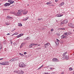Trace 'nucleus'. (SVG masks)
Returning <instances> with one entry per match:
<instances>
[{"label": "nucleus", "mask_w": 74, "mask_h": 74, "mask_svg": "<svg viewBox=\"0 0 74 74\" xmlns=\"http://www.w3.org/2000/svg\"><path fill=\"white\" fill-rule=\"evenodd\" d=\"M22 10H18V12L17 13H15L14 14V15L16 16H21L22 15Z\"/></svg>", "instance_id": "nucleus-1"}, {"label": "nucleus", "mask_w": 74, "mask_h": 74, "mask_svg": "<svg viewBox=\"0 0 74 74\" xmlns=\"http://www.w3.org/2000/svg\"><path fill=\"white\" fill-rule=\"evenodd\" d=\"M9 62L8 61H5V62H0V65L4 66L5 65H9Z\"/></svg>", "instance_id": "nucleus-2"}, {"label": "nucleus", "mask_w": 74, "mask_h": 74, "mask_svg": "<svg viewBox=\"0 0 74 74\" xmlns=\"http://www.w3.org/2000/svg\"><path fill=\"white\" fill-rule=\"evenodd\" d=\"M67 32L64 33L61 36V38H66L67 37Z\"/></svg>", "instance_id": "nucleus-3"}, {"label": "nucleus", "mask_w": 74, "mask_h": 74, "mask_svg": "<svg viewBox=\"0 0 74 74\" xmlns=\"http://www.w3.org/2000/svg\"><path fill=\"white\" fill-rule=\"evenodd\" d=\"M18 66L20 67H25L26 66V65L24 64L23 62H20L18 64Z\"/></svg>", "instance_id": "nucleus-4"}, {"label": "nucleus", "mask_w": 74, "mask_h": 74, "mask_svg": "<svg viewBox=\"0 0 74 74\" xmlns=\"http://www.w3.org/2000/svg\"><path fill=\"white\" fill-rule=\"evenodd\" d=\"M16 73H17L18 74H23L24 73V72L22 71H19L18 70V71H16Z\"/></svg>", "instance_id": "nucleus-5"}, {"label": "nucleus", "mask_w": 74, "mask_h": 74, "mask_svg": "<svg viewBox=\"0 0 74 74\" xmlns=\"http://www.w3.org/2000/svg\"><path fill=\"white\" fill-rule=\"evenodd\" d=\"M23 14V15H26L27 14L28 12V11L26 10H22Z\"/></svg>", "instance_id": "nucleus-6"}, {"label": "nucleus", "mask_w": 74, "mask_h": 74, "mask_svg": "<svg viewBox=\"0 0 74 74\" xmlns=\"http://www.w3.org/2000/svg\"><path fill=\"white\" fill-rule=\"evenodd\" d=\"M68 25L69 27H72V28H74V24H72V23H68Z\"/></svg>", "instance_id": "nucleus-7"}, {"label": "nucleus", "mask_w": 74, "mask_h": 74, "mask_svg": "<svg viewBox=\"0 0 74 74\" xmlns=\"http://www.w3.org/2000/svg\"><path fill=\"white\" fill-rule=\"evenodd\" d=\"M52 62H59V60L56 58H54L52 60Z\"/></svg>", "instance_id": "nucleus-8"}, {"label": "nucleus", "mask_w": 74, "mask_h": 74, "mask_svg": "<svg viewBox=\"0 0 74 74\" xmlns=\"http://www.w3.org/2000/svg\"><path fill=\"white\" fill-rule=\"evenodd\" d=\"M11 5V4L9 3H6L4 5V6L5 7H7L8 6H9Z\"/></svg>", "instance_id": "nucleus-9"}, {"label": "nucleus", "mask_w": 74, "mask_h": 74, "mask_svg": "<svg viewBox=\"0 0 74 74\" xmlns=\"http://www.w3.org/2000/svg\"><path fill=\"white\" fill-rule=\"evenodd\" d=\"M8 2H9L10 3L9 4H13L14 3V1H12V0H8Z\"/></svg>", "instance_id": "nucleus-10"}, {"label": "nucleus", "mask_w": 74, "mask_h": 74, "mask_svg": "<svg viewBox=\"0 0 74 74\" xmlns=\"http://www.w3.org/2000/svg\"><path fill=\"white\" fill-rule=\"evenodd\" d=\"M49 43H47L45 44V48H47L48 47V46L49 45Z\"/></svg>", "instance_id": "nucleus-11"}, {"label": "nucleus", "mask_w": 74, "mask_h": 74, "mask_svg": "<svg viewBox=\"0 0 74 74\" xmlns=\"http://www.w3.org/2000/svg\"><path fill=\"white\" fill-rule=\"evenodd\" d=\"M23 34H20L19 35H18V36H16V38H19V37H21V36H23Z\"/></svg>", "instance_id": "nucleus-12"}, {"label": "nucleus", "mask_w": 74, "mask_h": 74, "mask_svg": "<svg viewBox=\"0 0 74 74\" xmlns=\"http://www.w3.org/2000/svg\"><path fill=\"white\" fill-rule=\"evenodd\" d=\"M56 40L57 41H56L55 42L56 44L57 45H59V42H60V41L57 39H56Z\"/></svg>", "instance_id": "nucleus-13"}, {"label": "nucleus", "mask_w": 74, "mask_h": 74, "mask_svg": "<svg viewBox=\"0 0 74 74\" xmlns=\"http://www.w3.org/2000/svg\"><path fill=\"white\" fill-rule=\"evenodd\" d=\"M64 4V3L63 2H62L59 5V6L61 7V6H63Z\"/></svg>", "instance_id": "nucleus-14"}, {"label": "nucleus", "mask_w": 74, "mask_h": 74, "mask_svg": "<svg viewBox=\"0 0 74 74\" xmlns=\"http://www.w3.org/2000/svg\"><path fill=\"white\" fill-rule=\"evenodd\" d=\"M73 34V33L71 32H67V35L68 36H69L70 35V34Z\"/></svg>", "instance_id": "nucleus-15"}, {"label": "nucleus", "mask_w": 74, "mask_h": 74, "mask_svg": "<svg viewBox=\"0 0 74 74\" xmlns=\"http://www.w3.org/2000/svg\"><path fill=\"white\" fill-rule=\"evenodd\" d=\"M11 18H12L10 17L9 16H7L6 17V19H11Z\"/></svg>", "instance_id": "nucleus-16"}, {"label": "nucleus", "mask_w": 74, "mask_h": 74, "mask_svg": "<svg viewBox=\"0 0 74 74\" xmlns=\"http://www.w3.org/2000/svg\"><path fill=\"white\" fill-rule=\"evenodd\" d=\"M63 22L64 23L66 24L67 23V22H68V21H67V20H65Z\"/></svg>", "instance_id": "nucleus-17"}, {"label": "nucleus", "mask_w": 74, "mask_h": 74, "mask_svg": "<svg viewBox=\"0 0 74 74\" xmlns=\"http://www.w3.org/2000/svg\"><path fill=\"white\" fill-rule=\"evenodd\" d=\"M63 58H64V59H66L67 60L69 59V56H65V57H63Z\"/></svg>", "instance_id": "nucleus-18"}, {"label": "nucleus", "mask_w": 74, "mask_h": 74, "mask_svg": "<svg viewBox=\"0 0 74 74\" xmlns=\"http://www.w3.org/2000/svg\"><path fill=\"white\" fill-rule=\"evenodd\" d=\"M15 62V59L12 58V59H11L10 60H9V62Z\"/></svg>", "instance_id": "nucleus-19"}, {"label": "nucleus", "mask_w": 74, "mask_h": 74, "mask_svg": "<svg viewBox=\"0 0 74 74\" xmlns=\"http://www.w3.org/2000/svg\"><path fill=\"white\" fill-rule=\"evenodd\" d=\"M33 46H34V44H30L29 46V48H32V47H33Z\"/></svg>", "instance_id": "nucleus-20"}, {"label": "nucleus", "mask_w": 74, "mask_h": 74, "mask_svg": "<svg viewBox=\"0 0 74 74\" xmlns=\"http://www.w3.org/2000/svg\"><path fill=\"white\" fill-rule=\"evenodd\" d=\"M29 19L28 17H27L26 18H25L23 19V21H26V20H27Z\"/></svg>", "instance_id": "nucleus-21"}, {"label": "nucleus", "mask_w": 74, "mask_h": 74, "mask_svg": "<svg viewBox=\"0 0 74 74\" xmlns=\"http://www.w3.org/2000/svg\"><path fill=\"white\" fill-rule=\"evenodd\" d=\"M18 26H22V24L21 23H18Z\"/></svg>", "instance_id": "nucleus-22"}, {"label": "nucleus", "mask_w": 74, "mask_h": 74, "mask_svg": "<svg viewBox=\"0 0 74 74\" xmlns=\"http://www.w3.org/2000/svg\"><path fill=\"white\" fill-rule=\"evenodd\" d=\"M51 1H50L49 2H47L46 4L47 5H49V4H51Z\"/></svg>", "instance_id": "nucleus-23"}, {"label": "nucleus", "mask_w": 74, "mask_h": 74, "mask_svg": "<svg viewBox=\"0 0 74 74\" xmlns=\"http://www.w3.org/2000/svg\"><path fill=\"white\" fill-rule=\"evenodd\" d=\"M56 16H57V17H60L61 16H62V15L61 16H60V14H57L56 15Z\"/></svg>", "instance_id": "nucleus-24"}, {"label": "nucleus", "mask_w": 74, "mask_h": 74, "mask_svg": "<svg viewBox=\"0 0 74 74\" xmlns=\"http://www.w3.org/2000/svg\"><path fill=\"white\" fill-rule=\"evenodd\" d=\"M19 60V58H18V57H16L15 59V61H16V60Z\"/></svg>", "instance_id": "nucleus-25"}, {"label": "nucleus", "mask_w": 74, "mask_h": 74, "mask_svg": "<svg viewBox=\"0 0 74 74\" xmlns=\"http://www.w3.org/2000/svg\"><path fill=\"white\" fill-rule=\"evenodd\" d=\"M60 30H65V28H61L60 29Z\"/></svg>", "instance_id": "nucleus-26"}, {"label": "nucleus", "mask_w": 74, "mask_h": 74, "mask_svg": "<svg viewBox=\"0 0 74 74\" xmlns=\"http://www.w3.org/2000/svg\"><path fill=\"white\" fill-rule=\"evenodd\" d=\"M14 34V35H18V33L16 32Z\"/></svg>", "instance_id": "nucleus-27"}, {"label": "nucleus", "mask_w": 74, "mask_h": 74, "mask_svg": "<svg viewBox=\"0 0 74 74\" xmlns=\"http://www.w3.org/2000/svg\"><path fill=\"white\" fill-rule=\"evenodd\" d=\"M67 53V52H66L64 53L63 54V56H65L66 55V53Z\"/></svg>", "instance_id": "nucleus-28"}, {"label": "nucleus", "mask_w": 74, "mask_h": 74, "mask_svg": "<svg viewBox=\"0 0 74 74\" xmlns=\"http://www.w3.org/2000/svg\"><path fill=\"white\" fill-rule=\"evenodd\" d=\"M69 70L70 71H71V70H73V68L71 67H70L69 68Z\"/></svg>", "instance_id": "nucleus-29"}, {"label": "nucleus", "mask_w": 74, "mask_h": 74, "mask_svg": "<svg viewBox=\"0 0 74 74\" xmlns=\"http://www.w3.org/2000/svg\"><path fill=\"white\" fill-rule=\"evenodd\" d=\"M2 49V45H0V49Z\"/></svg>", "instance_id": "nucleus-30"}, {"label": "nucleus", "mask_w": 74, "mask_h": 74, "mask_svg": "<svg viewBox=\"0 0 74 74\" xmlns=\"http://www.w3.org/2000/svg\"><path fill=\"white\" fill-rule=\"evenodd\" d=\"M19 55H20L22 56H24V55H23L22 54H21V53H19Z\"/></svg>", "instance_id": "nucleus-31"}, {"label": "nucleus", "mask_w": 74, "mask_h": 74, "mask_svg": "<svg viewBox=\"0 0 74 74\" xmlns=\"http://www.w3.org/2000/svg\"><path fill=\"white\" fill-rule=\"evenodd\" d=\"M44 67V65H42L41 67H40L38 69H40L41 68V67Z\"/></svg>", "instance_id": "nucleus-32"}, {"label": "nucleus", "mask_w": 74, "mask_h": 74, "mask_svg": "<svg viewBox=\"0 0 74 74\" xmlns=\"http://www.w3.org/2000/svg\"><path fill=\"white\" fill-rule=\"evenodd\" d=\"M56 35H57V36H60V34H59V33H57L56 34Z\"/></svg>", "instance_id": "nucleus-33"}, {"label": "nucleus", "mask_w": 74, "mask_h": 74, "mask_svg": "<svg viewBox=\"0 0 74 74\" xmlns=\"http://www.w3.org/2000/svg\"><path fill=\"white\" fill-rule=\"evenodd\" d=\"M50 30H51V32H53V30H54V29H53L52 28V29H51Z\"/></svg>", "instance_id": "nucleus-34"}, {"label": "nucleus", "mask_w": 74, "mask_h": 74, "mask_svg": "<svg viewBox=\"0 0 74 74\" xmlns=\"http://www.w3.org/2000/svg\"><path fill=\"white\" fill-rule=\"evenodd\" d=\"M42 18H38V21H41V20H42Z\"/></svg>", "instance_id": "nucleus-35"}, {"label": "nucleus", "mask_w": 74, "mask_h": 74, "mask_svg": "<svg viewBox=\"0 0 74 74\" xmlns=\"http://www.w3.org/2000/svg\"><path fill=\"white\" fill-rule=\"evenodd\" d=\"M25 44H24V43H22L21 44V45H22V46H23V45H24Z\"/></svg>", "instance_id": "nucleus-36"}, {"label": "nucleus", "mask_w": 74, "mask_h": 74, "mask_svg": "<svg viewBox=\"0 0 74 74\" xmlns=\"http://www.w3.org/2000/svg\"><path fill=\"white\" fill-rule=\"evenodd\" d=\"M63 23H64L63 22H62L61 23V24H60V25H63Z\"/></svg>", "instance_id": "nucleus-37"}, {"label": "nucleus", "mask_w": 74, "mask_h": 74, "mask_svg": "<svg viewBox=\"0 0 74 74\" xmlns=\"http://www.w3.org/2000/svg\"><path fill=\"white\" fill-rule=\"evenodd\" d=\"M5 24H6V25H10V23H6Z\"/></svg>", "instance_id": "nucleus-38"}, {"label": "nucleus", "mask_w": 74, "mask_h": 74, "mask_svg": "<svg viewBox=\"0 0 74 74\" xmlns=\"http://www.w3.org/2000/svg\"><path fill=\"white\" fill-rule=\"evenodd\" d=\"M38 45V44L37 43V44H34V45Z\"/></svg>", "instance_id": "nucleus-39"}, {"label": "nucleus", "mask_w": 74, "mask_h": 74, "mask_svg": "<svg viewBox=\"0 0 74 74\" xmlns=\"http://www.w3.org/2000/svg\"><path fill=\"white\" fill-rule=\"evenodd\" d=\"M27 54V53H26V52H24V55H26V54Z\"/></svg>", "instance_id": "nucleus-40"}, {"label": "nucleus", "mask_w": 74, "mask_h": 74, "mask_svg": "<svg viewBox=\"0 0 74 74\" xmlns=\"http://www.w3.org/2000/svg\"><path fill=\"white\" fill-rule=\"evenodd\" d=\"M3 60V58H0V60Z\"/></svg>", "instance_id": "nucleus-41"}, {"label": "nucleus", "mask_w": 74, "mask_h": 74, "mask_svg": "<svg viewBox=\"0 0 74 74\" xmlns=\"http://www.w3.org/2000/svg\"><path fill=\"white\" fill-rule=\"evenodd\" d=\"M60 16H61L62 15V16H63V14H60Z\"/></svg>", "instance_id": "nucleus-42"}, {"label": "nucleus", "mask_w": 74, "mask_h": 74, "mask_svg": "<svg viewBox=\"0 0 74 74\" xmlns=\"http://www.w3.org/2000/svg\"><path fill=\"white\" fill-rule=\"evenodd\" d=\"M29 38V37H27V38H26V40H29V39H28V38Z\"/></svg>", "instance_id": "nucleus-43"}, {"label": "nucleus", "mask_w": 74, "mask_h": 74, "mask_svg": "<svg viewBox=\"0 0 74 74\" xmlns=\"http://www.w3.org/2000/svg\"><path fill=\"white\" fill-rule=\"evenodd\" d=\"M55 1H56V2H58V1H59L58 0H55Z\"/></svg>", "instance_id": "nucleus-44"}, {"label": "nucleus", "mask_w": 74, "mask_h": 74, "mask_svg": "<svg viewBox=\"0 0 74 74\" xmlns=\"http://www.w3.org/2000/svg\"><path fill=\"white\" fill-rule=\"evenodd\" d=\"M22 47H23V46H22L21 45V46H20V48H22Z\"/></svg>", "instance_id": "nucleus-45"}, {"label": "nucleus", "mask_w": 74, "mask_h": 74, "mask_svg": "<svg viewBox=\"0 0 74 74\" xmlns=\"http://www.w3.org/2000/svg\"><path fill=\"white\" fill-rule=\"evenodd\" d=\"M43 74H48V73H43Z\"/></svg>", "instance_id": "nucleus-46"}, {"label": "nucleus", "mask_w": 74, "mask_h": 74, "mask_svg": "<svg viewBox=\"0 0 74 74\" xmlns=\"http://www.w3.org/2000/svg\"><path fill=\"white\" fill-rule=\"evenodd\" d=\"M7 35H10V33H8V34Z\"/></svg>", "instance_id": "nucleus-47"}, {"label": "nucleus", "mask_w": 74, "mask_h": 74, "mask_svg": "<svg viewBox=\"0 0 74 74\" xmlns=\"http://www.w3.org/2000/svg\"><path fill=\"white\" fill-rule=\"evenodd\" d=\"M5 10H10V9H5Z\"/></svg>", "instance_id": "nucleus-48"}, {"label": "nucleus", "mask_w": 74, "mask_h": 74, "mask_svg": "<svg viewBox=\"0 0 74 74\" xmlns=\"http://www.w3.org/2000/svg\"><path fill=\"white\" fill-rule=\"evenodd\" d=\"M50 70H52V68H50Z\"/></svg>", "instance_id": "nucleus-49"}, {"label": "nucleus", "mask_w": 74, "mask_h": 74, "mask_svg": "<svg viewBox=\"0 0 74 74\" xmlns=\"http://www.w3.org/2000/svg\"><path fill=\"white\" fill-rule=\"evenodd\" d=\"M10 42L11 44H12V42Z\"/></svg>", "instance_id": "nucleus-50"}, {"label": "nucleus", "mask_w": 74, "mask_h": 74, "mask_svg": "<svg viewBox=\"0 0 74 74\" xmlns=\"http://www.w3.org/2000/svg\"><path fill=\"white\" fill-rule=\"evenodd\" d=\"M16 71H14V72L15 73V72H16Z\"/></svg>", "instance_id": "nucleus-51"}, {"label": "nucleus", "mask_w": 74, "mask_h": 74, "mask_svg": "<svg viewBox=\"0 0 74 74\" xmlns=\"http://www.w3.org/2000/svg\"><path fill=\"white\" fill-rule=\"evenodd\" d=\"M61 74H64V73H62Z\"/></svg>", "instance_id": "nucleus-52"}, {"label": "nucleus", "mask_w": 74, "mask_h": 74, "mask_svg": "<svg viewBox=\"0 0 74 74\" xmlns=\"http://www.w3.org/2000/svg\"><path fill=\"white\" fill-rule=\"evenodd\" d=\"M1 5V3H0V5Z\"/></svg>", "instance_id": "nucleus-53"}, {"label": "nucleus", "mask_w": 74, "mask_h": 74, "mask_svg": "<svg viewBox=\"0 0 74 74\" xmlns=\"http://www.w3.org/2000/svg\"><path fill=\"white\" fill-rule=\"evenodd\" d=\"M14 35H14V34H12V36H13Z\"/></svg>", "instance_id": "nucleus-54"}, {"label": "nucleus", "mask_w": 74, "mask_h": 74, "mask_svg": "<svg viewBox=\"0 0 74 74\" xmlns=\"http://www.w3.org/2000/svg\"><path fill=\"white\" fill-rule=\"evenodd\" d=\"M40 44H39V45H38V46H40Z\"/></svg>", "instance_id": "nucleus-55"}, {"label": "nucleus", "mask_w": 74, "mask_h": 74, "mask_svg": "<svg viewBox=\"0 0 74 74\" xmlns=\"http://www.w3.org/2000/svg\"><path fill=\"white\" fill-rule=\"evenodd\" d=\"M16 30V29H14V30Z\"/></svg>", "instance_id": "nucleus-56"}, {"label": "nucleus", "mask_w": 74, "mask_h": 74, "mask_svg": "<svg viewBox=\"0 0 74 74\" xmlns=\"http://www.w3.org/2000/svg\"><path fill=\"white\" fill-rule=\"evenodd\" d=\"M41 49V48H39L38 49Z\"/></svg>", "instance_id": "nucleus-57"}, {"label": "nucleus", "mask_w": 74, "mask_h": 74, "mask_svg": "<svg viewBox=\"0 0 74 74\" xmlns=\"http://www.w3.org/2000/svg\"><path fill=\"white\" fill-rule=\"evenodd\" d=\"M1 42H0V44H1Z\"/></svg>", "instance_id": "nucleus-58"}, {"label": "nucleus", "mask_w": 74, "mask_h": 74, "mask_svg": "<svg viewBox=\"0 0 74 74\" xmlns=\"http://www.w3.org/2000/svg\"><path fill=\"white\" fill-rule=\"evenodd\" d=\"M27 5H28V6L29 5L27 4Z\"/></svg>", "instance_id": "nucleus-59"}, {"label": "nucleus", "mask_w": 74, "mask_h": 74, "mask_svg": "<svg viewBox=\"0 0 74 74\" xmlns=\"http://www.w3.org/2000/svg\"><path fill=\"white\" fill-rule=\"evenodd\" d=\"M73 31L74 32V29H73Z\"/></svg>", "instance_id": "nucleus-60"}]
</instances>
